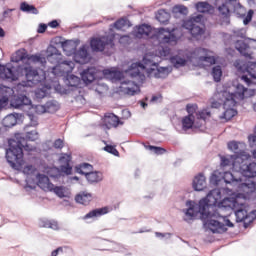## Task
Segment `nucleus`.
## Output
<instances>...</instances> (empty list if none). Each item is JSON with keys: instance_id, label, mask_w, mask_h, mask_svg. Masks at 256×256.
Listing matches in <instances>:
<instances>
[{"instance_id": "nucleus-1", "label": "nucleus", "mask_w": 256, "mask_h": 256, "mask_svg": "<svg viewBox=\"0 0 256 256\" xmlns=\"http://www.w3.org/2000/svg\"><path fill=\"white\" fill-rule=\"evenodd\" d=\"M237 206V198L225 197L221 194V189L215 188L210 190L206 197L199 201V212L201 217H209L213 211L218 209H235Z\"/></svg>"}, {"instance_id": "nucleus-2", "label": "nucleus", "mask_w": 256, "mask_h": 256, "mask_svg": "<svg viewBox=\"0 0 256 256\" xmlns=\"http://www.w3.org/2000/svg\"><path fill=\"white\" fill-rule=\"evenodd\" d=\"M23 134H15L14 138L8 140V149H6V161L15 171H21L25 160H23V149L33 151V146L27 144Z\"/></svg>"}, {"instance_id": "nucleus-3", "label": "nucleus", "mask_w": 256, "mask_h": 256, "mask_svg": "<svg viewBox=\"0 0 256 256\" xmlns=\"http://www.w3.org/2000/svg\"><path fill=\"white\" fill-rule=\"evenodd\" d=\"M147 71L148 75H154L156 79H163V77H167L171 70L169 67H159V64L147 59L146 57L143 58V63L135 62L132 63L128 68V73L132 79H137L138 83H143L145 81V74L141 72Z\"/></svg>"}, {"instance_id": "nucleus-4", "label": "nucleus", "mask_w": 256, "mask_h": 256, "mask_svg": "<svg viewBox=\"0 0 256 256\" xmlns=\"http://www.w3.org/2000/svg\"><path fill=\"white\" fill-rule=\"evenodd\" d=\"M204 225L207 229H210L212 233H225L227 227H234L235 225L229 217L221 216L219 211L213 210L212 214H209L208 217H201Z\"/></svg>"}, {"instance_id": "nucleus-5", "label": "nucleus", "mask_w": 256, "mask_h": 256, "mask_svg": "<svg viewBox=\"0 0 256 256\" xmlns=\"http://www.w3.org/2000/svg\"><path fill=\"white\" fill-rule=\"evenodd\" d=\"M222 179L227 185H234L245 195H253L256 198V182L253 180L243 179V176L237 178L231 172H224Z\"/></svg>"}, {"instance_id": "nucleus-6", "label": "nucleus", "mask_w": 256, "mask_h": 256, "mask_svg": "<svg viewBox=\"0 0 256 256\" xmlns=\"http://www.w3.org/2000/svg\"><path fill=\"white\" fill-rule=\"evenodd\" d=\"M12 75H14L15 79H10V81H17L19 77H25L26 81L37 85V83H41L42 79L45 77L39 76V71L33 68L32 66H13L12 67Z\"/></svg>"}, {"instance_id": "nucleus-7", "label": "nucleus", "mask_w": 256, "mask_h": 256, "mask_svg": "<svg viewBox=\"0 0 256 256\" xmlns=\"http://www.w3.org/2000/svg\"><path fill=\"white\" fill-rule=\"evenodd\" d=\"M239 171L243 175V179H250L255 183L256 162L248 163L247 160H241L239 163Z\"/></svg>"}, {"instance_id": "nucleus-8", "label": "nucleus", "mask_w": 256, "mask_h": 256, "mask_svg": "<svg viewBox=\"0 0 256 256\" xmlns=\"http://www.w3.org/2000/svg\"><path fill=\"white\" fill-rule=\"evenodd\" d=\"M236 223H243L244 229H247L253 221H255L256 216L255 213L252 211L250 213L247 210L240 208L235 211Z\"/></svg>"}, {"instance_id": "nucleus-9", "label": "nucleus", "mask_w": 256, "mask_h": 256, "mask_svg": "<svg viewBox=\"0 0 256 256\" xmlns=\"http://www.w3.org/2000/svg\"><path fill=\"white\" fill-rule=\"evenodd\" d=\"M238 0H225L221 5L217 6L218 16L221 19H229L231 17V7L235 8V5H239Z\"/></svg>"}, {"instance_id": "nucleus-10", "label": "nucleus", "mask_w": 256, "mask_h": 256, "mask_svg": "<svg viewBox=\"0 0 256 256\" xmlns=\"http://www.w3.org/2000/svg\"><path fill=\"white\" fill-rule=\"evenodd\" d=\"M157 39L160 41V45L177 43V36L173 33V31L165 28H158Z\"/></svg>"}, {"instance_id": "nucleus-11", "label": "nucleus", "mask_w": 256, "mask_h": 256, "mask_svg": "<svg viewBox=\"0 0 256 256\" xmlns=\"http://www.w3.org/2000/svg\"><path fill=\"white\" fill-rule=\"evenodd\" d=\"M234 65L241 73H247L251 79H256V62L240 61L235 62Z\"/></svg>"}, {"instance_id": "nucleus-12", "label": "nucleus", "mask_w": 256, "mask_h": 256, "mask_svg": "<svg viewBox=\"0 0 256 256\" xmlns=\"http://www.w3.org/2000/svg\"><path fill=\"white\" fill-rule=\"evenodd\" d=\"M90 59L91 56L89 55V51H87L86 45H82L78 50L74 52L75 63L85 65V63H89Z\"/></svg>"}, {"instance_id": "nucleus-13", "label": "nucleus", "mask_w": 256, "mask_h": 256, "mask_svg": "<svg viewBox=\"0 0 256 256\" xmlns=\"http://www.w3.org/2000/svg\"><path fill=\"white\" fill-rule=\"evenodd\" d=\"M221 167H233V169H238L239 171V163H241L242 158L237 155H228L221 156Z\"/></svg>"}, {"instance_id": "nucleus-14", "label": "nucleus", "mask_w": 256, "mask_h": 256, "mask_svg": "<svg viewBox=\"0 0 256 256\" xmlns=\"http://www.w3.org/2000/svg\"><path fill=\"white\" fill-rule=\"evenodd\" d=\"M121 85L122 92L125 93V95H130L131 97H133V95H137V93L141 91L137 83L131 80H124L121 82Z\"/></svg>"}, {"instance_id": "nucleus-15", "label": "nucleus", "mask_w": 256, "mask_h": 256, "mask_svg": "<svg viewBox=\"0 0 256 256\" xmlns=\"http://www.w3.org/2000/svg\"><path fill=\"white\" fill-rule=\"evenodd\" d=\"M186 207H188V209L185 211V215L188 218H184V221H193V219L197 217V213H201L199 211V202L196 204L195 201L188 200L186 201Z\"/></svg>"}, {"instance_id": "nucleus-16", "label": "nucleus", "mask_w": 256, "mask_h": 256, "mask_svg": "<svg viewBox=\"0 0 256 256\" xmlns=\"http://www.w3.org/2000/svg\"><path fill=\"white\" fill-rule=\"evenodd\" d=\"M183 27L184 29H187L189 31L190 35H192L194 39H197V37H201V35L205 33V29H203L201 25L193 24V22L191 21H185Z\"/></svg>"}, {"instance_id": "nucleus-17", "label": "nucleus", "mask_w": 256, "mask_h": 256, "mask_svg": "<svg viewBox=\"0 0 256 256\" xmlns=\"http://www.w3.org/2000/svg\"><path fill=\"white\" fill-rule=\"evenodd\" d=\"M38 113H57L59 111V102L57 100H50L45 105L36 107Z\"/></svg>"}, {"instance_id": "nucleus-18", "label": "nucleus", "mask_w": 256, "mask_h": 256, "mask_svg": "<svg viewBox=\"0 0 256 256\" xmlns=\"http://www.w3.org/2000/svg\"><path fill=\"white\" fill-rule=\"evenodd\" d=\"M109 44L114 45L112 39L107 42L103 41L101 38H92L90 41V47L92 51H95L96 53H102V51H105V47Z\"/></svg>"}, {"instance_id": "nucleus-19", "label": "nucleus", "mask_w": 256, "mask_h": 256, "mask_svg": "<svg viewBox=\"0 0 256 256\" xmlns=\"http://www.w3.org/2000/svg\"><path fill=\"white\" fill-rule=\"evenodd\" d=\"M81 79L84 81L86 85H89L97 79V68L95 67H88L84 69L81 73Z\"/></svg>"}, {"instance_id": "nucleus-20", "label": "nucleus", "mask_w": 256, "mask_h": 256, "mask_svg": "<svg viewBox=\"0 0 256 256\" xmlns=\"http://www.w3.org/2000/svg\"><path fill=\"white\" fill-rule=\"evenodd\" d=\"M25 105H31V99L24 94L14 95L11 99V106L14 107V109H21V107Z\"/></svg>"}, {"instance_id": "nucleus-21", "label": "nucleus", "mask_w": 256, "mask_h": 256, "mask_svg": "<svg viewBox=\"0 0 256 256\" xmlns=\"http://www.w3.org/2000/svg\"><path fill=\"white\" fill-rule=\"evenodd\" d=\"M59 57H61V52L59 49L53 45H49L46 49V59L53 65H57L59 63Z\"/></svg>"}, {"instance_id": "nucleus-22", "label": "nucleus", "mask_w": 256, "mask_h": 256, "mask_svg": "<svg viewBox=\"0 0 256 256\" xmlns=\"http://www.w3.org/2000/svg\"><path fill=\"white\" fill-rule=\"evenodd\" d=\"M112 209L109 206H105L102 208H96L92 211L88 212L84 219H97L98 217H103V215H107V213H111Z\"/></svg>"}, {"instance_id": "nucleus-23", "label": "nucleus", "mask_w": 256, "mask_h": 256, "mask_svg": "<svg viewBox=\"0 0 256 256\" xmlns=\"http://www.w3.org/2000/svg\"><path fill=\"white\" fill-rule=\"evenodd\" d=\"M192 187L194 191H203L207 187V178L203 173H199L194 177Z\"/></svg>"}, {"instance_id": "nucleus-24", "label": "nucleus", "mask_w": 256, "mask_h": 256, "mask_svg": "<svg viewBox=\"0 0 256 256\" xmlns=\"http://www.w3.org/2000/svg\"><path fill=\"white\" fill-rule=\"evenodd\" d=\"M222 102L224 109H233L237 105V100H235V93L223 92Z\"/></svg>"}, {"instance_id": "nucleus-25", "label": "nucleus", "mask_w": 256, "mask_h": 256, "mask_svg": "<svg viewBox=\"0 0 256 256\" xmlns=\"http://www.w3.org/2000/svg\"><path fill=\"white\" fill-rule=\"evenodd\" d=\"M104 125L107 129H111L113 127H119L121 125V120L114 113H106L104 115Z\"/></svg>"}, {"instance_id": "nucleus-26", "label": "nucleus", "mask_w": 256, "mask_h": 256, "mask_svg": "<svg viewBox=\"0 0 256 256\" xmlns=\"http://www.w3.org/2000/svg\"><path fill=\"white\" fill-rule=\"evenodd\" d=\"M235 49L246 59H251V54L247 52L249 50V44L245 40H237L235 42Z\"/></svg>"}, {"instance_id": "nucleus-27", "label": "nucleus", "mask_w": 256, "mask_h": 256, "mask_svg": "<svg viewBox=\"0 0 256 256\" xmlns=\"http://www.w3.org/2000/svg\"><path fill=\"white\" fill-rule=\"evenodd\" d=\"M85 177L90 185H97V183H101V181H103V172L91 171L88 172Z\"/></svg>"}, {"instance_id": "nucleus-28", "label": "nucleus", "mask_w": 256, "mask_h": 256, "mask_svg": "<svg viewBox=\"0 0 256 256\" xmlns=\"http://www.w3.org/2000/svg\"><path fill=\"white\" fill-rule=\"evenodd\" d=\"M38 187L41 189H49V191H53V183L49 180V177L45 174H38Z\"/></svg>"}, {"instance_id": "nucleus-29", "label": "nucleus", "mask_w": 256, "mask_h": 256, "mask_svg": "<svg viewBox=\"0 0 256 256\" xmlns=\"http://www.w3.org/2000/svg\"><path fill=\"white\" fill-rule=\"evenodd\" d=\"M195 8L199 13H208L209 15L215 13V7L209 4V2H197Z\"/></svg>"}, {"instance_id": "nucleus-30", "label": "nucleus", "mask_w": 256, "mask_h": 256, "mask_svg": "<svg viewBox=\"0 0 256 256\" xmlns=\"http://www.w3.org/2000/svg\"><path fill=\"white\" fill-rule=\"evenodd\" d=\"M75 201L80 205H89L93 201V195L89 192H80L75 196Z\"/></svg>"}, {"instance_id": "nucleus-31", "label": "nucleus", "mask_w": 256, "mask_h": 256, "mask_svg": "<svg viewBox=\"0 0 256 256\" xmlns=\"http://www.w3.org/2000/svg\"><path fill=\"white\" fill-rule=\"evenodd\" d=\"M17 119H19V114H8L2 120V125L6 129H11V127H15V125H17Z\"/></svg>"}, {"instance_id": "nucleus-32", "label": "nucleus", "mask_w": 256, "mask_h": 256, "mask_svg": "<svg viewBox=\"0 0 256 256\" xmlns=\"http://www.w3.org/2000/svg\"><path fill=\"white\" fill-rule=\"evenodd\" d=\"M0 77L2 79H15V75H13V65L3 66L0 64Z\"/></svg>"}, {"instance_id": "nucleus-33", "label": "nucleus", "mask_w": 256, "mask_h": 256, "mask_svg": "<svg viewBox=\"0 0 256 256\" xmlns=\"http://www.w3.org/2000/svg\"><path fill=\"white\" fill-rule=\"evenodd\" d=\"M27 59L28 61H31V63L41 65V67H45V65H47V58L41 53L29 55Z\"/></svg>"}, {"instance_id": "nucleus-34", "label": "nucleus", "mask_w": 256, "mask_h": 256, "mask_svg": "<svg viewBox=\"0 0 256 256\" xmlns=\"http://www.w3.org/2000/svg\"><path fill=\"white\" fill-rule=\"evenodd\" d=\"M39 225L45 227L46 229H53L54 231H59V222L56 220L40 219Z\"/></svg>"}, {"instance_id": "nucleus-35", "label": "nucleus", "mask_w": 256, "mask_h": 256, "mask_svg": "<svg viewBox=\"0 0 256 256\" xmlns=\"http://www.w3.org/2000/svg\"><path fill=\"white\" fill-rule=\"evenodd\" d=\"M195 125V116L188 114L182 119V129L183 131H188V129H193Z\"/></svg>"}, {"instance_id": "nucleus-36", "label": "nucleus", "mask_w": 256, "mask_h": 256, "mask_svg": "<svg viewBox=\"0 0 256 256\" xmlns=\"http://www.w3.org/2000/svg\"><path fill=\"white\" fill-rule=\"evenodd\" d=\"M170 63L175 69H180V67H185V65H187V59L179 55H174L170 58Z\"/></svg>"}, {"instance_id": "nucleus-37", "label": "nucleus", "mask_w": 256, "mask_h": 256, "mask_svg": "<svg viewBox=\"0 0 256 256\" xmlns=\"http://www.w3.org/2000/svg\"><path fill=\"white\" fill-rule=\"evenodd\" d=\"M75 171L76 173H79V175H87L89 172L87 171H93V165L87 163V162H84V163H81V164H78L75 166Z\"/></svg>"}, {"instance_id": "nucleus-38", "label": "nucleus", "mask_w": 256, "mask_h": 256, "mask_svg": "<svg viewBox=\"0 0 256 256\" xmlns=\"http://www.w3.org/2000/svg\"><path fill=\"white\" fill-rule=\"evenodd\" d=\"M150 33H151V26L147 24H142L136 30V37H138V39L143 38V36L149 37Z\"/></svg>"}, {"instance_id": "nucleus-39", "label": "nucleus", "mask_w": 256, "mask_h": 256, "mask_svg": "<svg viewBox=\"0 0 256 256\" xmlns=\"http://www.w3.org/2000/svg\"><path fill=\"white\" fill-rule=\"evenodd\" d=\"M156 19L159 21V23L165 24L169 23V19H171V14L169 12H166L165 9H160L156 13Z\"/></svg>"}, {"instance_id": "nucleus-40", "label": "nucleus", "mask_w": 256, "mask_h": 256, "mask_svg": "<svg viewBox=\"0 0 256 256\" xmlns=\"http://www.w3.org/2000/svg\"><path fill=\"white\" fill-rule=\"evenodd\" d=\"M20 10L23 11V13H31L32 15H39V10L34 6L27 2H22L20 4Z\"/></svg>"}, {"instance_id": "nucleus-41", "label": "nucleus", "mask_w": 256, "mask_h": 256, "mask_svg": "<svg viewBox=\"0 0 256 256\" xmlns=\"http://www.w3.org/2000/svg\"><path fill=\"white\" fill-rule=\"evenodd\" d=\"M80 84L81 78L76 75L71 74L66 78V85H68V87H79Z\"/></svg>"}, {"instance_id": "nucleus-42", "label": "nucleus", "mask_w": 256, "mask_h": 256, "mask_svg": "<svg viewBox=\"0 0 256 256\" xmlns=\"http://www.w3.org/2000/svg\"><path fill=\"white\" fill-rule=\"evenodd\" d=\"M221 179H223V175H221L219 171H214L210 176V185H219V183H221Z\"/></svg>"}, {"instance_id": "nucleus-43", "label": "nucleus", "mask_w": 256, "mask_h": 256, "mask_svg": "<svg viewBox=\"0 0 256 256\" xmlns=\"http://www.w3.org/2000/svg\"><path fill=\"white\" fill-rule=\"evenodd\" d=\"M61 67H64V72L65 73H71L73 69H75V62L71 60H64L60 63Z\"/></svg>"}, {"instance_id": "nucleus-44", "label": "nucleus", "mask_w": 256, "mask_h": 256, "mask_svg": "<svg viewBox=\"0 0 256 256\" xmlns=\"http://www.w3.org/2000/svg\"><path fill=\"white\" fill-rule=\"evenodd\" d=\"M223 75V71L221 70V66H215L212 68V76L216 83L221 81V76Z\"/></svg>"}, {"instance_id": "nucleus-45", "label": "nucleus", "mask_w": 256, "mask_h": 256, "mask_svg": "<svg viewBox=\"0 0 256 256\" xmlns=\"http://www.w3.org/2000/svg\"><path fill=\"white\" fill-rule=\"evenodd\" d=\"M247 91H249V90L245 86H243V84H237L234 95L236 94L241 99H245V97H247V95H245V93H247Z\"/></svg>"}, {"instance_id": "nucleus-46", "label": "nucleus", "mask_w": 256, "mask_h": 256, "mask_svg": "<svg viewBox=\"0 0 256 256\" xmlns=\"http://www.w3.org/2000/svg\"><path fill=\"white\" fill-rule=\"evenodd\" d=\"M225 111L223 113V117L226 121H231L235 115H237V110L233 108H224Z\"/></svg>"}, {"instance_id": "nucleus-47", "label": "nucleus", "mask_w": 256, "mask_h": 256, "mask_svg": "<svg viewBox=\"0 0 256 256\" xmlns=\"http://www.w3.org/2000/svg\"><path fill=\"white\" fill-rule=\"evenodd\" d=\"M72 160H73V157L71 156V154H67V153H63L59 158L61 165H71Z\"/></svg>"}, {"instance_id": "nucleus-48", "label": "nucleus", "mask_w": 256, "mask_h": 256, "mask_svg": "<svg viewBox=\"0 0 256 256\" xmlns=\"http://www.w3.org/2000/svg\"><path fill=\"white\" fill-rule=\"evenodd\" d=\"M24 139L26 141H37L39 139V133L35 130L29 131L25 134Z\"/></svg>"}, {"instance_id": "nucleus-49", "label": "nucleus", "mask_w": 256, "mask_h": 256, "mask_svg": "<svg viewBox=\"0 0 256 256\" xmlns=\"http://www.w3.org/2000/svg\"><path fill=\"white\" fill-rule=\"evenodd\" d=\"M125 25H127V20L124 18H120L115 23L112 24V27H115V29H117L118 31H121V29H123Z\"/></svg>"}, {"instance_id": "nucleus-50", "label": "nucleus", "mask_w": 256, "mask_h": 256, "mask_svg": "<svg viewBox=\"0 0 256 256\" xmlns=\"http://www.w3.org/2000/svg\"><path fill=\"white\" fill-rule=\"evenodd\" d=\"M104 151L110 153L111 155H114L115 157H119V151L113 145H106L104 147Z\"/></svg>"}, {"instance_id": "nucleus-51", "label": "nucleus", "mask_w": 256, "mask_h": 256, "mask_svg": "<svg viewBox=\"0 0 256 256\" xmlns=\"http://www.w3.org/2000/svg\"><path fill=\"white\" fill-rule=\"evenodd\" d=\"M52 191L60 197V199H63L65 197V191L63 190V186H53Z\"/></svg>"}, {"instance_id": "nucleus-52", "label": "nucleus", "mask_w": 256, "mask_h": 256, "mask_svg": "<svg viewBox=\"0 0 256 256\" xmlns=\"http://www.w3.org/2000/svg\"><path fill=\"white\" fill-rule=\"evenodd\" d=\"M209 117H211V112L208 110H202L197 113V119L205 121L206 119H209Z\"/></svg>"}, {"instance_id": "nucleus-53", "label": "nucleus", "mask_w": 256, "mask_h": 256, "mask_svg": "<svg viewBox=\"0 0 256 256\" xmlns=\"http://www.w3.org/2000/svg\"><path fill=\"white\" fill-rule=\"evenodd\" d=\"M199 59L200 61H204V63H209V65H215L217 63L215 56H201Z\"/></svg>"}, {"instance_id": "nucleus-54", "label": "nucleus", "mask_w": 256, "mask_h": 256, "mask_svg": "<svg viewBox=\"0 0 256 256\" xmlns=\"http://www.w3.org/2000/svg\"><path fill=\"white\" fill-rule=\"evenodd\" d=\"M60 170L62 173H65V175H71V173H73V166H71V164H64L60 166Z\"/></svg>"}, {"instance_id": "nucleus-55", "label": "nucleus", "mask_w": 256, "mask_h": 256, "mask_svg": "<svg viewBox=\"0 0 256 256\" xmlns=\"http://www.w3.org/2000/svg\"><path fill=\"white\" fill-rule=\"evenodd\" d=\"M186 21H191L192 25H201V22L203 21V15L198 14L196 16L191 17L189 20Z\"/></svg>"}, {"instance_id": "nucleus-56", "label": "nucleus", "mask_w": 256, "mask_h": 256, "mask_svg": "<svg viewBox=\"0 0 256 256\" xmlns=\"http://www.w3.org/2000/svg\"><path fill=\"white\" fill-rule=\"evenodd\" d=\"M150 151H153V153H155L156 155H163L164 153L167 152V150H165V148H161L159 146H149Z\"/></svg>"}, {"instance_id": "nucleus-57", "label": "nucleus", "mask_w": 256, "mask_h": 256, "mask_svg": "<svg viewBox=\"0 0 256 256\" xmlns=\"http://www.w3.org/2000/svg\"><path fill=\"white\" fill-rule=\"evenodd\" d=\"M159 54L161 57H169V55L171 54V48H169L168 46H161Z\"/></svg>"}, {"instance_id": "nucleus-58", "label": "nucleus", "mask_w": 256, "mask_h": 256, "mask_svg": "<svg viewBox=\"0 0 256 256\" xmlns=\"http://www.w3.org/2000/svg\"><path fill=\"white\" fill-rule=\"evenodd\" d=\"M35 97H36V99H45V97H47V90L37 89L35 91Z\"/></svg>"}, {"instance_id": "nucleus-59", "label": "nucleus", "mask_w": 256, "mask_h": 256, "mask_svg": "<svg viewBox=\"0 0 256 256\" xmlns=\"http://www.w3.org/2000/svg\"><path fill=\"white\" fill-rule=\"evenodd\" d=\"M228 149L234 153H239V144L236 141L228 142Z\"/></svg>"}, {"instance_id": "nucleus-60", "label": "nucleus", "mask_w": 256, "mask_h": 256, "mask_svg": "<svg viewBox=\"0 0 256 256\" xmlns=\"http://www.w3.org/2000/svg\"><path fill=\"white\" fill-rule=\"evenodd\" d=\"M23 59H25V56L21 54V52H16L15 56L11 57L13 63H19V61H23Z\"/></svg>"}, {"instance_id": "nucleus-61", "label": "nucleus", "mask_w": 256, "mask_h": 256, "mask_svg": "<svg viewBox=\"0 0 256 256\" xmlns=\"http://www.w3.org/2000/svg\"><path fill=\"white\" fill-rule=\"evenodd\" d=\"M54 149H63L65 147V142L61 138H58L53 143Z\"/></svg>"}, {"instance_id": "nucleus-62", "label": "nucleus", "mask_w": 256, "mask_h": 256, "mask_svg": "<svg viewBox=\"0 0 256 256\" xmlns=\"http://www.w3.org/2000/svg\"><path fill=\"white\" fill-rule=\"evenodd\" d=\"M252 19H253V10H249L247 13V16L243 20L244 25H249Z\"/></svg>"}, {"instance_id": "nucleus-63", "label": "nucleus", "mask_w": 256, "mask_h": 256, "mask_svg": "<svg viewBox=\"0 0 256 256\" xmlns=\"http://www.w3.org/2000/svg\"><path fill=\"white\" fill-rule=\"evenodd\" d=\"M9 98L7 96H0V110L7 107Z\"/></svg>"}, {"instance_id": "nucleus-64", "label": "nucleus", "mask_w": 256, "mask_h": 256, "mask_svg": "<svg viewBox=\"0 0 256 256\" xmlns=\"http://www.w3.org/2000/svg\"><path fill=\"white\" fill-rule=\"evenodd\" d=\"M195 109H197V105L195 104L186 105V111L187 113H189V115H193V113L195 112Z\"/></svg>"}]
</instances>
